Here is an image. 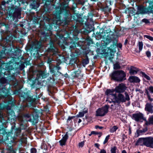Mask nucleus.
Instances as JSON below:
<instances>
[{
  "mask_svg": "<svg viewBox=\"0 0 153 153\" xmlns=\"http://www.w3.org/2000/svg\"><path fill=\"white\" fill-rule=\"evenodd\" d=\"M93 30V28L92 25H86V27L81 30V32L82 33L85 35H87Z\"/></svg>",
  "mask_w": 153,
  "mask_h": 153,
  "instance_id": "nucleus-23",
  "label": "nucleus"
},
{
  "mask_svg": "<svg viewBox=\"0 0 153 153\" xmlns=\"http://www.w3.org/2000/svg\"><path fill=\"white\" fill-rule=\"evenodd\" d=\"M79 33V31L75 28L72 32L66 31L63 34H59V43L61 42L62 44L69 45L70 49L71 50L74 49L76 47H81V45L78 42Z\"/></svg>",
  "mask_w": 153,
  "mask_h": 153,
  "instance_id": "nucleus-3",
  "label": "nucleus"
},
{
  "mask_svg": "<svg viewBox=\"0 0 153 153\" xmlns=\"http://www.w3.org/2000/svg\"><path fill=\"white\" fill-rule=\"evenodd\" d=\"M148 129L147 127H146L145 128H143L142 130H137V137L139 136L140 135V134L142 133H144L147 131Z\"/></svg>",
  "mask_w": 153,
  "mask_h": 153,
  "instance_id": "nucleus-40",
  "label": "nucleus"
},
{
  "mask_svg": "<svg viewBox=\"0 0 153 153\" xmlns=\"http://www.w3.org/2000/svg\"><path fill=\"white\" fill-rule=\"evenodd\" d=\"M75 116H69L68 117V118L67 121V123H72L73 122L72 121V119L75 118Z\"/></svg>",
  "mask_w": 153,
  "mask_h": 153,
  "instance_id": "nucleus-46",
  "label": "nucleus"
},
{
  "mask_svg": "<svg viewBox=\"0 0 153 153\" xmlns=\"http://www.w3.org/2000/svg\"><path fill=\"white\" fill-rule=\"evenodd\" d=\"M21 132V129L20 128H16L14 133V135L16 137H18L20 135Z\"/></svg>",
  "mask_w": 153,
  "mask_h": 153,
  "instance_id": "nucleus-42",
  "label": "nucleus"
},
{
  "mask_svg": "<svg viewBox=\"0 0 153 153\" xmlns=\"http://www.w3.org/2000/svg\"><path fill=\"white\" fill-rule=\"evenodd\" d=\"M43 2H45L44 8L43 9V13L46 14L51 12V2L53 1V0H42ZM30 6L32 9H36L40 5V3L37 0H30Z\"/></svg>",
  "mask_w": 153,
  "mask_h": 153,
  "instance_id": "nucleus-7",
  "label": "nucleus"
},
{
  "mask_svg": "<svg viewBox=\"0 0 153 153\" xmlns=\"http://www.w3.org/2000/svg\"><path fill=\"white\" fill-rule=\"evenodd\" d=\"M85 42L86 43V45H87L88 47L90 46H94V45H95L92 39L90 37H88L86 38Z\"/></svg>",
  "mask_w": 153,
  "mask_h": 153,
  "instance_id": "nucleus-32",
  "label": "nucleus"
},
{
  "mask_svg": "<svg viewBox=\"0 0 153 153\" xmlns=\"http://www.w3.org/2000/svg\"><path fill=\"white\" fill-rule=\"evenodd\" d=\"M8 103L9 105H11V106H13L14 104V102L12 100L9 101Z\"/></svg>",
  "mask_w": 153,
  "mask_h": 153,
  "instance_id": "nucleus-63",
  "label": "nucleus"
},
{
  "mask_svg": "<svg viewBox=\"0 0 153 153\" xmlns=\"http://www.w3.org/2000/svg\"><path fill=\"white\" fill-rule=\"evenodd\" d=\"M6 122L2 123L1 121L0 122V135L2 134L3 137H4L6 140H9V137L10 136V132L6 131L5 129Z\"/></svg>",
  "mask_w": 153,
  "mask_h": 153,
  "instance_id": "nucleus-17",
  "label": "nucleus"
},
{
  "mask_svg": "<svg viewBox=\"0 0 153 153\" xmlns=\"http://www.w3.org/2000/svg\"><path fill=\"white\" fill-rule=\"evenodd\" d=\"M11 63L12 62L10 61L9 62L4 63L2 64V66L3 68L7 71H9L13 70V67L12 65H11Z\"/></svg>",
  "mask_w": 153,
  "mask_h": 153,
  "instance_id": "nucleus-27",
  "label": "nucleus"
},
{
  "mask_svg": "<svg viewBox=\"0 0 153 153\" xmlns=\"http://www.w3.org/2000/svg\"><path fill=\"white\" fill-rule=\"evenodd\" d=\"M144 37L149 39L151 41H153V37L149 35H145Z\"/></svg>",
  "mask_w": 153,
  "mask_h": 153,
  "instance_id": "nucleus-54",
  "label": "nucleus"
},
{
  "mask_svg": "<svg viewBox=\"0 0 153 153\" xmlns=\"http://www.w3.org/2000/svg\"><path fill=\"white\" fill-rule=\"evenodd\" d=\"M21 97L30 103H32L35 102L36 99L33 98V96H31L28 92H23L21 95Z\"/></svg>",
  "mask_w": 153,
  "mask_h": 153,
  "instance_id": "nucleus-19",
  "label": "nucleus"
},
{
  "mask_svg": "<svg viewBox=\"0 0 153 153\" xmlns=\"http://www.w3.org/2000/svg\"><path fill=\"white\" fill-rule=\"evenodd\" d=\"M145 139H146V138H140L137 140L135 143L136 146H143L144 145V140Z\"/></svg>",
  "mask_w": 153,
  "mask_h": 153,
  "instance_id": "nucleus-34",
  "label": "nucleus"
},
{
  "mask_svg": "<svg viewBox=\"0 0 153 153\" xmlns=\"http://www.w3.org/2000/svg\"><path fill=\"white\" fill-rule=\"evenodd\" d=\"M150 92L151 93H153V86H150L148 89Z\"/></svg>",
  "mask_w": 153,
  "mask_h": 153,
  "instance_id": "nucleus-64",
  "label": "nucleus"
},
{
  "mask_svg": "<svg viewBox=\"0 0 153 153\" xmlns=\"http://www.w3.org/2000/svg\"><path fill=\"white\" fill-rule=\"evenodd\" d=\"M50 47L48 48L49 52L53 53V54H56L57 53V48L54 46L53 42L51 40L49 42Z\"/></svg>",
  "mask_w": 153,
  "mask_h": 153,
  "instance_id": "nucleus-26",
  "label": "nucleus"
},
{
  "mask_svg": "<svg viewBox=\"0 0 153 153\" xmlns=\"http://www.w3.org/2000/svg\"><path fill=\"white\" fill-rule=\"evenodd\" d=\"M66 142L65 140H62V139H61V140H60L59 142V143L60 144V146H65V145Z\"/></svg>",
  "mask_w": 153,
  "mask_h": 153,
  "instance_id": "nucleus-51",
  "label": "nucleus"
},
{
  "mask_svg": "<svg viewBox=\"0 0 153 153\" xmlns=\"http://www.w3.org/2000/svg\"><path fill=\"white\" fill-rule=\"evenodd\" d=\"M70 0L64 1L60 5L55 7V15L57 21H60L64 25H67L72 21H77L75 14L72 15L70 11L67 9Z\"/></svg>",
  "mask_w": 153,
  "mask_h": 153,
  "instance_id": "nucleus-1",
  "label": "nucleus"
},
{
  "mask_svg": "<svg viewBox=\"0 0 153 153\" xmlns=\"http://www.w3.org/2000/svg\"><path fill=\"white\" fill-rule=\"evenodd\" d=\"M10 26L7 22H0L1 39L7 43L11 42L13 39L12 35L10 31Z\"/></svg>",
  "mask_w": 153,
  "mask_h": 153,
  "instance_id": "nucleus-5",
  "label": "nucleus"
},
{
  "mask_svg": "<svg viewBox=\"0 0 153 153\" xmlns=\"http://www.w3.org/2000/svg\"><path fill=\"white\" fill-rule=\"evenodd\" d=\"M21 1L15 0H4L1 3L0 9L7 11L10 19L14 21L20 17L21 8L19 7Z\"/></svg>",
  "mask_w": 153,
  "mask_h": 153,
  "instance_id": "nucleus-2",
  "label": "nucleus"
},
{
  "mask_svg": "<svg viewBox=\"0 0 153 153\" xmlns=\"http://www.w3.org/2000/svg\"><path fill=\"white\" fill-rule=\"evenodd\" d=\"M6 50V49L4 48H3V49L1 51L0 50V61L2 59L5 57V56L7 53L14 60L16 59H18V62L16 60L15 62L14 66L16 69L21 70H23L25 67V64H26V65H28V63L29 62V61H28L26 60H24V61L23 62L22 60H19L21 51L20 49L17 48L16 50L11 49L7 52H5Z\"/></svg>",
  "mask_w": 153,
  "mask_h": 153,
  "instance_id": "nucleus-4",
  "label": "nucleus"
},
{
  "mask_svg": "<svg viewBox=\"0 0 153 153\" xmlns=\"http://www.w3.org/2000/svg\"><path fill=\"white\" fill-rule=\"evenodd\" d=\"M71 58L70 60L69 64H71V65H73V66H75V64H76V65L77 66V68H78V65L77 63V61L78 60L77 58L74 56H73L72 54H71ZM74 68L76 70V67H74Z\"/></svg>",
  "mask_w": 153,
  "mask_h": 153,
  "instance_id": "nucleus-28",
  "label": "nucleus"
},
{
  "mask_svg": "<svg viewBox=\"0 0 153 153\" xmlns=\"http://www.w3.org/2000/svg\"><path fill=\"white\" fill-rule=\"evenodd\" d=\"M53 61V60L52 58L48 57L47 60V62L48 64L50 65L52 61Z\"/></svg>",
  "mask_w": 153,
  "mask_h": 153,
  "instance_id": "nucleus-57",
  "label": "nucleus"
},
{
  "mask_svg": "<svg viewBox=\"0 0 153 153\" xmlns=\"http://www.w3.org/2000/svg\"><path fill=\"white\" fill-rule=\"evenodd\" d=\"M127 11H128V13L129 14V15H128L129 16H131V15L132 16H133L136 14L135 13H134V11H133V10H130L129 8H126L125 10V13H127Z\"/></svg>",
  "mask_w": 153,
  "mask_h": 153,
  "instance_id": "nucleus-38",
  "label": "nucleus"
},
{
  "mask_svg": "<svg viewBox=\"0 0 153 153\" xmlns=\"http://www.w3.org/2000/svg\"><path fill=\"white\" fill-rule=\"evenodd\" d=\"M121 68V67L120 65L118 63H117L114 65V69L115 70L120 69Z\"/></svg>",
  "mask_w": 153,
  "mask_h": 153,
  "instance_id": "nucleus-47",
  "label": "nucleus"
},
{
  "mask_svg": "<svg viewBox=\"0 0 153 153\" xmlns=\"http://www.w3.org/2000/svg\"><path fill=\"white\" fill-rule=\"evenodd\" d=\"M115 92L114 89H110L107 88L105 92V94L108 97L111 95L112 93Z\"/></svg>",
  "mask_w": 153,
  "mask_h": 153,
  "instance_id": "nucleus-36",
  "label": "nucleus"
},
{
  "mask_svg": "<svg viewBox=\"0 0 153 153\" xmlns=\"http://www.w3.org/2000/svg\"><path fill=\"white\" fill-rule=\"evenodd\" d=\"M138 71V68L133 66H131V68L129 69V73L131 75H134L136 74Z\"/></svg>",
  "mask_w": 153,
  "mask_h": 153,
  "instance_id": "nucleus-33",
  "label": "nucleus"
},
{
  "mask_svg": "<svg viewBox=\"0 0 153 153\" xmlns=\"http://www.w3.org/2000/svg\"><path fill=\"white\" fill-rule=\"evenodd\" d=\"M140 74H141L143 77L145 78L147 80H150L151 79L150 77L146 74L145 72L141 71L140 72Z\"/></svg>",
  "mask_w": 153,
  "mask_h": 153,
  "instance_id": "nucleus-44",
  "label": "nucleus"
},
{
  "mask_svg": "<svg viewBox=\"0 0 153 153\" xmlns=\"http://www.w3.org/2000/svg\"><path fill=\"white\" fill-rule=\"evenodd\" d=\"M125 97L122 94L118 93L116 100L115 101H113V102L114 103L120 104L121 103L125 102L126 101H129L130 98L127 92H126L125 93Z\"/></svg>",
  "mask_w": 153,
  "mask_h": 153,
  "instance_id": "nucleus-15",
  "label": "nucleus"
},
{
  "mask_svg": "<svg viewBox=\"0 0 153 153\" xmlns=\"http://www.w3.org/2000/svg\"><path fill=\"white\" fill-rule=\"evenodd\" d=\"M39 112L37 110H35L31 115L30 114L27 113L24 114L25 117L30 118L29 121L31 122L33 125H35L38 122L39 117Z\"/></svg>",
  "mask_w": 153,
  "mask_h": 153,
  "instance_id": "nucleus-12",
  "label": "nucleus"
},
{
  "mask_svg": "<svg viewBox=\"0 0 153 153\" xmlns=\"http://www.w3.org/2000/svg\"><path fill=\"white\" fill-rule=\"evenodd\" d=\"M55 8L53 14L54 16L53 19H52L49 15H43L42 19L43 22H44V24L43 25L41 26L40 28H42V27L45 25H52V27L53 28V26L54 27H55V25H58V22H60V21H57L56 22L57 19H56V16L55 15Z\"/></svg>",
  "mask_w": 153,
  "mask_h": 153,
  "instance_id": "nucleus-10",
  "label": "nucleus"
},
{
  "mask_svg": "<svg viewBox=\"0 0 153 153\" xmlns=\"http://www.w3.org/2000/svg\"><path fill=\"white\" fill-rule=\"evenodd\" d=\"M117 149V147L116 146L111 147V153H116Z\"/></svg>",
  "mask_w": 153,
  "mask_h": 153,
  "instance_id": "nucleus-52",
  "label": "nucleus"
},
{
  "mask_svg": "<svg viewBox=\"0 0 153 153\" xmlns=\"http://www.w3.org/2000/svg\"><path fill=\"white\" fill-rule=\"evenodd\" d=\"M110 47L113 48L114 49H116L117 47L121 49L122 47V45L120 43H117L113 42V44L111 45Z\"/></svg>",
  "mask_w": 153,
  "mask_h": 153,
  "instance_id": "nucleus-35",
  "label": "nucleus"
},
{
  "mask_svg": "<svg viewBox=\"0 0 153 153\" xmlns=\"http://www.w3.org/2000/svg\"><path fill=\"white\" fill-rule=\"evenodd\" d=\"M68 138V132H67L64 136L62 137V139L67 142Z\"/></svg>",
  "mask_w": 153,
  "mask_h": 153,
  "instance_id": "nucleus-50",
  "label": "nucleus"
},
{
  "mask_svg": "<svg viewBox=\"0 0 153 153\" xmlns=\"http://www.w3.org/2000/svg\"><path fill=\"white\" fill-rule=\"evenodd\" d=\"M84 145V141L81 142L79 143L78 146L79 147H82Z\"/></svg>",
  "mask_w": 153,
  "mask_h": 153,
  "instance_id": "nucleus-60",
  "label": "nucleus"
},
{
  "mask_svg": "<svg viewBox=\"0 0 153 153\" xmlns=\"http://www.w3.org/2000/svg\"><path fill=\"white\" fill-rule=\"evenodd\" d=\"M153 105H152L151 104L149 103H147L146 105L145 109L146 111L151 113H153Z\"/></svg>",
  "mask_w": 153,
  "mask_h": 153,
  "instance_id": "nucleus-31",
  "label": "nucleus"
},
{
  "mask_svg": "<svg viewBox=\"0 0 153 153\" xmlns=\"http://www.w3.org/2000/svg\"><path fill=\"white\" fill-rule=\"evenodd\" d=\"M42 47V43L41 41H37L33 43L31 47V51L33 52H36L38 53L39 50Z\"/></svg>",
  "mask_w": 153,
  "mask_h": 153,
  "instance_id": "nucleus-20",
  "label": "nucleus"
},
{
  "mask_svg": "<svg viewBox=\"0 0 153 153\" xmlns=\"http://www.w3.org/2000/svg\"><path fill=\"white\" fill-rule=\"evenodd\" d=\"M61 69V67L58 64H56V65H52L50 67V73L53 79L54 77H57L61 74V73L59 71Z\"/></svg>",
  "mask_w": 153,
  "mask_h": 153,
  "instance_id": "nucleus-14",
  "label": "nucleus"
},
{
  "mask_svg": "<svg viewBox=\"0 0 153 153\" xmlns=\"http://www.w3.org/2000/svg\"><path fill=\"white\" fill-rule=\"evenodd\" d=\"M110 137V136L109 135H108L107 136H106V137H105V139L103 142V144H105L106 143H107L108 142Z\"/></svg>",
  "mask_w": 153,
  "mask_h": 153,
  "instance_id": "nucleus-55",
  "label": "nucleus"
},
{
  "mask_svg": "<svg viewBox=\"0 0 153 153\" xmlns=\"http://www.w3.org/2000/svg\"><path fill=\"white\" fill-rule=\"evenodd\" d=\"M81 53L82 54V51L81 52H80L78 51H76L74 53H72V54L73 55V56H76L77 58V57L80 55V54Z\"/></svg>",
  "mask_w": 153,
  "mask_h": 153,
  "instance_id": "nucleus-48",
  "label": "nucleus"
},
{
  "mask_svg": "<svg viewBox=\"0 0 153 153\" xmlns=\"http://www.w3.org/2000/svg\"><path fill=\"white\" fill-rule=\"evenodd\" d=\"M128 81L131 83H139L140 80L137 76H130L128 78Z\"/></svg>",
  "mask_w": 153,
  "mask_h": 153,
  "instance_id": "nucleus-30",
  "label": "nucleus"
},
{
  "mask_svg": "<svg viewBox=\"0 0 153 153\" xmlns=\"http://www.w3.org/2000/svg\"><path fill=\"white\" fill-rule=\"evenodd\" d=\"M40 18L37 17H34L33 19L30 21V23H29V25L30 27L34 28L36 27V25H39L40 27L42 26L40 23Z\"/></svg>",
  "mask_w": 153,
  "mask_h": 153,
  "instance_id": "nucleus-22",
  "label": "nucleus"
},
{
  "mask_svg": "<svg viewBox=\"0 0 153 153\" xmlns=\"http://www.w3.org/2000/svg\"><path fill=\"white\" fill-rule=\"evenodd\" d=\"M82 49V54L85 58V59H82V65L85 67L86 65L88 64L89 63V59L88 56L87 54L89 52V50L88 48H87L86 46L81 47Z\"/></svg>",
  "mask_w": 153,
  "mask_h": 153,
  "instance_id": "nucleus-16",
  "label": "nucleus"
},
{
  "mask_svg": "<svg viewBox=\"0 0 153 153\" xmlns=\"http://www.w3.org/2000/svg\"><path fill=\"white\" fill-rule=\"evenodd\" d=\"M41 148L42 149L47 150L48 149L47 146L46 144L45 143H43L41 145Z\"/></svg>",
  "mask_w": 153,
  "mask_h": 153,
  "instance_id": "nucleus-56",
  "label": "nucleus"
},
{
  "mask_svg": "<svg viewBox=\"0 0 153 153\" xmlns=\"http://www.w3.org/2000/svg\"><path fill=\"white\" fill-rule=\"evenodd\" d=\"M6 75H7L5 72L3 73L1 70L0 72V100L10 97L11 96L10 91L11 88L10 87L6 89L5 86H3V84L6 83L7 81V79L3 77Z\"/></svg>",
  "mask_w": 153,
  "mask_h": 153,
  "instance_id": "nucleus-6",
  "label": "nucleus"
},
{
  "mask_svg": "<svg viewBox=\"0 0 153 153\" xmlns=\"http://www.w3.org/2000/svg\"><path fill=\"white\" fill-rule=\"evenodd\" d=\"M118 128V127L117 126H114L110 129L109 131L111 133H114L115 132Z\"/></svg>",
  "mask_w": 153,
  "mask_h": 153,
  "instance_id": "nucleus-45",
  "label": "nucleus"
},
{
  "mask_svg": "<svg viewBox=\"0 0 153 153\" xmlns=\"http://www.w3.org/2000/svg\"><path fill=\"white\" fill-rule=\"evenodd\" d=\"M149 6L147 8L143 5L139 6L137 7V11L135 14H144L150 13H153V0L149 2Z\"/></svg>",
  "mask_w": 153,
  "mask_h": 153,
  "instance_id": "nucleus-11",
  "label": "nucleus"
},
{
  "mask_svg": "<svg viewBox=\"0 0 153 153\" xmlns=\"http://www.w3.org/2000/svg\"><path fill=\"white\" fill-rule=\"evenodd\" d=\"M143 118V114L142 113L139 112L132 114V119L137 122H143L142 119Z\"/></svg>",
  "mask_w": 153,
  "mask_h": 153,
  "instance_id": "nucleus-24",
  "label": "nucleus"
},
{
  "mask_svg": "<svg viewBox=\"0 0 153 153\" xmlns=\"http://www.w3.org/2000/svg\"><path fill=\"white\" fill-rule=\"evenodd\" d=\"M139 47V52H140L142 49L143 44L142 42H140L138 43Z\"/></svg>",
  "mask_w": 153,
  "mask_h": 153,
  "instance_id": "nucleus-49",
  "label": "nucleus"
},
{
  "mask_svg": "<svg viewBox=\"0 0 153 153\" xmlns=\"http://www.w3.org/2000/svg\"><path fill=\"white\" fill-rule=\"evenodd\" d=\"M38 79H36L33 80L31 84V86L33 88L36 87V91H39V88L36 87L37 85H39L41 82L39 81L38 79H42L46 77V74L44 71H41L39 74H37Z\"/></svg>",
  "mask_w": 153,
  "mask_h": 153,
  "instance_id": "nucleus-13",
  "label": "nucleus"
},
{
  "mask_svg": "<svg viewBox=\"0 0 153 153\" xmlns=\"http://www.w3.org/2000/svg\"><path fill=\"white\" fill-rule=\"evenodd\" d=\"M15 112L12 109L10 110V111L8 112V115L9 117H10L11 119L13 118V117L15 116Z\"/></svg>",
  "mask_w": 153,
  "mask_h": 153,
  "instance_id": "nucleus-39",
  "label": "nucleus"
},
{
  "mask_svg": "<svg viewBox=\"0 0 153 153\" xmlns=\"http://www.w3.org/2000/svg\"><path fill=\"white\" fill-rule=\"evenodd\" d=\"M95 128L97 129H102L103 128V127L102 126H99L98 125H96L95 127Z\"/></svg>",
  "mask_w": 153,
  "mask_h": 153,
  "instance_id": "nucleus-61",
  "label": "nucleus"
},
{
  "mask_svg": "<svg viewBox=\"0 0 153 153\" xmlns=\"http://www.w3.org/2000/svg\"><path fill=\"white\" fill-rule=\"evenodd\" d=\"M111 41V38H105L104 39V44L106 46L108 45Z\"/></svg>",
  "mask_w": 153,
  "mask_h": 153,
  "instance_id": "nucleus-41",
  "label": "nucleus"
},
{
  "mask_svg": "<svg viewBox=\"0 0 153 153\" xmlns=\"http://www.w3.org/2000/svg\"><path fill=\"white\" fill-rule=\"evenodd\" d=\"M37 150L35 148H32L30 149V153H36Z\"/></svg>",
  "mask_w": 153,
  "mask_h": 153,
  "instance_id": "nucleus-59",
  "label": "nucleus"
},
{
  "mask_svg": "<svg viewBox=\"0 0 153 153\" xmlns=\"http://www.w3.org/2000/svg\"><path fill=\"white\" fill-rule=\"evenodd\" d=\"M109 106L105 105L101 108H99L96 111V115L97 116L102 117L105 115L108 112Z\"/></svg>",
  "mask_w": 153,
  "mask_h": 153,
  "instance_id": "nucleus-18",
  "label": "nucleus"
},
{
  "mask_svg": "<svg viewBox=\"0 0 153 153\" xmlns=\"http://www.w3.org/2000/svg\"><path fill=\"white\" fill-rule=\"evenodd\" d=\"M51 25H45L40 28L42 35L40 39L42 41L46 42L50 38V34L52 33L51 30L53 29Z\"/></svg>",
  "mask_w": 153,
  "mask_h": 153,
  "instance_id": "nucleus-9",
  "label": "nucleus"
},
{
  "mask_svg": "<svg viewBox=\"0 0 153 153\" xmlns=\"http://www.w3.org/2000/svg\"><path fill=\"white\" fill-rule=\"evenodd\" d=\"M13 94L19 95L20 94V92L19 90H15L13 92Z\"/></svg>",
  "mask_w": 153,
  "mask_h": 153,
  "instance_id": "nucleus-62",
  "label": "nucleus"
},
{
  "mask_svg": "<svg viewBox=\"0 0 153 153\" xmlns=\"http://www.w3.org/2000/svg\"><path fill=\"white\" fill-rule=\"evenodd\" d=\"M127 88L125 84L121 83L116 86L114 88L115 92L116 93H121L124 92Z\"/></svg>",
  "mask_w": 153,
  "mask_h": 153,
  "instance_id": "nucleus-21",
  "label": "nucleus"
},
{
  "mask_svg": "<svg viewBox=\"0 0 153 153\" xmlns=\"http://www.w3.org/2000/svg\"><path fill=\"white\" fill-rule=\"evenodd\" d=\"M144 146L153 148V138L152 137H146L144 140Z\"/></svg>",
  "mask_w": 153,
  "mask_h": 153,
  "instance_id": "nucleus-25",
  "label": "nucleus"
},
{
  "mask_svg": "<svg viewBox=\"0 0 153 153\" xmlns=\"http://www.w3.org/2000/svg\"><path fill=\"white\" fill-rule=\"evenodd\" d=\"M116 51V49H114L113 48L109 47L108 48L107 51L105 52V54L107 56H112L114 55V53Z\"/></svg>",
  "mask_w": 153,
  "mask_h": 153,
  "instance_id": "nucleus-29",
  "label": "nucleus"
},
{
  "mask_svg": "<svg viewBox=\"0 0 153 153\" xmlns=\"http://www.w3.org/2000/svg\"><path fill=\"white\" fill-rule=\"evenodd\" d=\"M148 120L149 123L152 124H153V116L149 117Z\"/></svg>",
  "mask_w": 153,
  "mask_h": 153,
  "instance_id": "nucleus-58",
  "label": "nucleus"
},
{
  "mask_svg": "<svg viewBox=\"0 0 153 153\" xmlns=\"http://www.w3.org/2000/svg\"><path fill=\"white\" fill-rule=\"evenodd\" d=\"M81 73V71L79 70V68H78V70L75 71L74 72V76L76 77H78L80 76V74Z\"/></svg>",
  "mask_w": 153,
  "mask_h": 153,
  "instance_id": "nucleus-43",
  "label": "nucleus"
},
{
  "mask_svg": "<svg viewBox=\"0 0 153 153\" xmlns=\"http://www.w3.org/2000/svg\"><path fill=\"white\" fill-rule=\"evenodd\" d=\"M88 112L87 109L84 110L82 112H79L78 114L75 116V117H82L84 116L85 114Z\"/></svg>",
  "mask_w": 153,
  "mask_h": 153,
  "instance_id": "nucleus-37",
  "label": "nucleus"
},
{
  "mask_svg": "<svg viewBox=\"0 0 153 153\" xmlns=\"http://www.w3.org/2000/svg\"><path fill=\"white\" fill-rule=\"evenodd\" d=\"M95 45L97 47V51L98 52H100V51L101 49L100 48L101 47V44L100 43H98V42H97Z\"/></svg>",
  "mask_w": 153,
  "mask_h": 153,
  "instance_id": "nucleus-53",
  "label": "nucleus"
},
{
  "mask_svg": "<svg viewBox=\"0 0 153 153\" xmlns=\"http://www.w3.org/2000/svg\"><path fill=\"white\" fill-rule=\"evenodd\" d=\"M126 74L122 70H114L110 74L111 80L122 82L126 80Z\"/></svg>",
  "mask_w": 153,
  "mask_h": 153,
  "instance_id": "nucleus-8",
  "label": "nucleus"
}]
</instances>
